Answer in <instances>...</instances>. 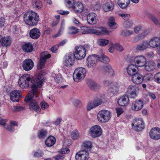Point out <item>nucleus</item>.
I'll use <instances>...</instances> for the list:
<instances>
[{
	"label": "nucleus",
	"mask_w": 160,
	"mask_h": 160,
	"mask_svg": "<svg viewBox=\"0 0 160 160\" xmlns=\"http://www.w3.org/2000/svg\"><path fill=\"white\" fill-rule=\"evenodd\" d=\"M119 85L116 82L112 83L109 87L108 92L111 96H113L116 94L118 91Z\"/></svg>",
	"instance_id": "16"
},
{
	"label": "nucleus",
	"mask_w": 160,
	"mask_h": 160,
	"mask_svg": "<svg viewBox=\"0 0 160 160\" xmlns=\"http://www.w3.org/2000/svg\"><path fill=\"white\" fill-rule=\"evenodd\" d=\"M113 4L111 2H108L106 3L103 5V9L106 12L111 11L114 8Z\"/></svg>",
	"instance_id": "35"
},
{
	"label": "nucleus",
	"mask_w": 160,
	"mask_h": 160,
	"mask_svg": "<svg viewBox=\"0 0 160 160\" xmlns=\"http://www.w3.org/2000/svg\"><path fill=\"white\" fill-rule=\"evenodd\" d=\"M64 26L65 21L64 20H63L61 22L60 28L58 31L62 32L64 29Z\"/></svg>",
	"instance_id": "62"
},
{
	"label": "nucleus",
	"mask_w": 160,
	"mask_h": 160,
	"mask_svg": "<svg viewBox=\"0 0 160 160\" xmlns=\"http://www.w3.org/2000/svg\"><path fill=\"white\" fill-rule=\"evenodd\" d=\"M72 9L76 14L80 13L83 11V5L80 2H76L75 3Z\"/></svg>",
	"instance_id": "24"
},
{
	"label": "nucleus",
	"mask_w": 160,
	"mask_h": 160,
	"mask_svg": "<svg viewBox=\"0 0 160 160\" xmlns=\"http://www.w3.org/2000/svg\"><path fill=\"white\" fill-rule=\"evenodd\" d=\"M98 30L94 29H90L89 30L90 33L95 34L96 35H101L103 34H107L109 33L108 31L107 30L106 28L103 27H99L98 28Z\"/></svg>",
	"instance_id": "17"
},
{
	"label": "nucleus",
	"mask_w": 160,
	"mask_h": 160,
	"mask_svg": "<svg viewBox=\"0 0 160 160\" xmlns=\"http://www.w3.org/2000/svg\"><path fill=\"white\" fill-rule=\"evenodd\" d=\"M79 29H77L76 28L72 27L70 29V33L71 34H75L79 32Z\"/></svg>",
	"instance_id": "48"
},
{
	"label": "nucleus",
	"mask_w": 160,
	"mask_h": 160,
	"mask_svg": "<svg viewBox=\"0 0 160 160\" xmlns=\"http://www.w3.org/2000/svg\"><path fill=\"white\" fill-rule=\"evenodd\" d=\"M81 147L82 148H84L85 150L86 149L90 150L92 148V142L89 141H85L83 142Z\"/></svg>",
	"instance_id": "37"
},
{
	"label": "nucleus",
	"mask_w": 160,
	"mask_h": 160,
	"mask_svg": "<svg viewBox=\"0 0 160 160\" xmlns=\"http://www.w3.org/2000/svg\"><path fill=\"white\" fill-rule=\"evenodd\" d=\"M148 42L147 41H144L142 43L137 46V49L141 51L143 50L148 47Z\"/></svg>",
	"instance_id": "36"
},
{
	"label": "nucleus",
	"mask_w": 160,
	"mask_h": 160,
	"mask_svg": "<svg viewBox=\"0 0 160 160\" xmlns=\"http://www.w3.org/2000/svg\"><path fill=\"white\" fill-rule=\"evenodd\" d=\"M52 77L54 78L55 81L57 83H59L62 82V78L60 74L53 75Z\"/></svg>",
	"instance_id": "41"
},
{
	"label": "nucleus",
	"mask_w": 160,
	"mask_h": 160,
	"mask_svg": "<svg viewBox=\"0 0 160 160\" xmlns=\"http://www.w3.org/2000/svg\"><path fill=\"white\" fill-rule=\"evenodd\" d=\"M21 92L18 90L12 91L10 93V98L13 102H17L19 101V98L21 97Z\"/></svg>",
	"instance_id": "18"
},
{
	"label": "nucleus",
	"mask_w": 160,
	"mask_h": 160,
	"mask_svg": "<svg viewBox=\"0 0 160 160\" xmlns=\"http://www.w3.org/2000/svg\"><path fill=\"white\" fill-rule=\"evenodd\" d=\"M154 79L156 82L160 83V72L157 73L155 75Z\"/></svg>",
	"instance_id": "49"
},
{
	"label": "nucleus",
	"mask_w": 160,
	"mask_h": 160,
	"mask_svg": "<svg viewBox=\"0 0 160 160\" xmlns=\"http://www.w3.org/2000/svg\"><path fill=\"white\" fill-rule=\"evenodd\" d=\"M131 126L132 128L137 131H141L145 128V123L142 118L134 119Z\"/></svg>",
	"instance_id": "6"
},
{
	"label": "nucleus",
	"mask_w": 160,
	"mask_h": 160,
	"mask_svg": "<svg viewBox=\"0 0 160 160\" xmlns=\"http://www.w3.org/2000/svg\"><path fill=\"white\" fill-rule=\"evenodd\" d=\"M97 56L98 55L96 54H93L90 55L88 57L86 62L88 68H92L96 66L98 60Z\"/></svg>",
	"instance_id": "8"
},
{
	"label": "nucleus",
	"mask_w": 160,
	"mask_h": 160,
	"mask_svg": "<svg viewBox=\"0 0 160 160\" xmlns=\"http://www.w3.org/2000/svg\"><path fill=\"white\" fill-rule=\"evenodd\" d=\"M39 31L38 29L35 28L32 29L30 32V37L32 39H36L38 38L40 36Z\"/></svg>",
	"instance_id": "31"
},
{
	"label": "nucleus",
	"mask_w": 160,
	"mask_h": 160,
	"mask_svg": "<svg viewBox=\"0 0 160 160\" xmlns=\"http://www.w3.org/2000/svg\"><path fill=\"white\" fill-rule=\"evenodd\" d=\"M62 120V119L61 118H58L54 121L53 124L55 125L58 126Z\"/></svg>",
	"instance_id": "59"
},
{
	"label": "nucleus",
	"mask_w": 160,
	"mask_h": 160,
	"mask_svg": "<svg viewBox=\"0 0 160 160\" xmlns=\"http://www.w3.org/2000/svg\"><path fill=\"white\" fill-rule=\"evenodd\" d=\"M133 32L132 31L126 30L125 31L123 32L122 34V35L127 36L132 34Z\"/></svg>",
	"instance_id": "52"
},
{
	"label": "nucleus",
	"mask_w": 160,
	"mask_h": 160,
	"mask_svg": "<svg viewBox=\"0 0 160 160\" xmlns=\"http://www.w3.org/2000/svg\"><path fill=\"white\" fill-rule=\"evenodd\" d=\"M151 18L154 23L157 26H160V21L154 16H152Z\"/></svg>",
	"instance_id": "50"
},
{
	"label": "nucleus",
	"mask_w": 160,
	"mask_h": 160,
	"mask_svg": "<svg viewBox=\"0 0 160 160\" xmlns=\"http://www.w3.org/2000/svg\"><path fill=\"white\" fill-rule=\"evenodd\" d=\"M116 111L117 113V116L118 117L123 112V110L121 108H116Z\"/></svg>",
	"instance_id": "57"
},
{
	"label": "nucleus",
	"mask_w": 160,
	"mask_h": 160,
	"mask_svg": "<svg viewBox=\"0 0 160 160\" xmlns=\"http://www.w3.org/2000/svg\"><path fill=\"white\" fill-rule=\"evenodd\" d=\"M86 74V70L82 68H77L74 71L73 78L75 82H78L84 79Z\"/></svg>",
	"instance_id": "4"
},
{
	"label": "nucleus",
	"mask_w": 160,
	"mask_h": 160,
	"mask_svg": "<svg viewBox=\"0 0 160 160\" xmlns=\"http://www.w3.org/2000/svg\"><path fill=\"white\" fill-rule=\"evenodd\" d=\"M1 44L0 46H2L3 47H7L10 46L11 43V40L10 38L8 37L3 38L2 39Z\"/></svg>",
	"instance_id": "32"
},
{
	"label": "nucleus",
	"mask_w": 160,
	"mask_h": 160,
	"mask_svg": "<svg viewBox=\"0 0 160 160\" xmlns=\"http://www.w3.org/2000/svg\"><path fill=\"white\" fill-rule=\"evenodd\" d=\"M102 133V129L98 125H95L92 126L89 130V133L93 138L99 137Z\"/></svg>",
	"instance_id": "9"
},
{
	"label": "nucleus",
	"mask_w": 160,
	"mask_h": 160,
	"mask_svg": "<svg viewBox=\"0 0 160 160\" xmlns=\"http://www.w3.org/2000/svg\"><path fill=\"white\" fill-rule=\"evenodd\" d=\"M109 41L104 39H99L98 40V43L100 46H104L109 43Z\"/></svg>",
	"instance_id": "42"
},
{
	"label": "nucleus",
	"mask_w": 160,
	"mask_h": 160,
	"mask_svg": "<svg viewBox=\"0 0 160 160\" xmlns=\"http://www.w3.org/2000/svg\"><path fill=\"white\" fill-rule=\"evenodd\" d=\"M119 16L123 18H125L126 20H128L129 17L130 16V15L127 14L120 13L118 14Z\"/></svg>",
	"instance_id": "55"
},
{
	"label": "nucleus",
	"mask_w": 160,
	"mask_h": 160,
	"mask_svg": "<svg viewBox=\"0 0 160 160\" xmlns=\"http://www.w3.org/2000/svg\"><path fill=\"white\" fill-rule=\"evenodd\" d=\"M150 137L154 140H158L160 139V128L155 127L152 128L149 132Z\"/></svg>",
	"instance_id": "15"
},
{
	"label": "nucleus",
	"mask_w": 160,
	"mask_h": 160,
	"mask_svg": "<svg viewBox=\"0 0 160 160\" xmlns=\"http://www.w3.org/2000/svg\"><path fill=\"white\" fill-rule=\"evenodd\" d=\"M138 90V87L130 85L127 88V93L129 95L130 98H134L137 95V92Z\"/></svg>",
	"instance_id": "14"
},
{
	"label": "nucleus",
	"mask_w": 160,
	"mask_h": 160,
	"mask_svg": "<svg viewBox=\"0 0 160 160\" xmlns=\"http://www.w3.org/2000/svg\"><path fill=\"white\" fill-rule=\"evenodd\" d=\"M137 67L135 65L131 64L127 68V72L129 76H132L138 73Z\"/></svg>",
	"instance_id": "23"
},
{
	"label": "nucleus",
	"mask_w": 160,
	"mask_h": 160,
	"mask_svg": "<svg viewBox=\"0 0 160 160\" xmlns=\"http://www.w3.org/2000/svg\"><path fill=\"white\" fill-rule=\"evenodd\" d=\"M153 48L158 47L160 45V38L156 37L151 39L148 42V45Z\"/></svg>",
	"instance_id": "26"
},
{
	"label": "nucleus",
	"mask_w": 160,
	"mask_h": 160,
	"mask_svg": "<svg viewBox=\"0 0 160 160\" xmlns=\"http://www.w3.org/2000/svg\"><path fill=\"white\" fill-rule=\"evenodd\" d=\"M74 0H65V3L66 7L69 8H72L74 5Z\"/></svg>",
	"instance_id": "43"
},
{
	"label": "nucleus",
	"mask_w": 160,
	"mask_h": 160,
	"mask_svg": "<svg viewBox=\"0 0 160 160\" xmlns=\"http://www.w3.org/2000/svg\"><path fill=\"white\" fill-rule=\"evenodd\" d=\"M23 20L27 25L33 26H36L38 23L39 16L35 12L30 11L23 14Z\"/></svg>",
	"instance_id": "2"
},
{
	"label": "nucleus",
	"mask_w": 160,
	"mask_h": 160,
	"mask_svg": "<svg viewBox=\"0 0 160 160\" xmlns=\"http://www.w3.org/2000/svg\"><path fill=\"white\" fill-rule=\"evenodd\" d=\"M49 107V105L47 102L44 101L41 102V108L42 110H44L47 109Z\"/></svg>",
	"instance_id": "47"
},
{
	"label": "nucleus",
	"mask_w": 160,
	"mask_h": 160,
	"mask_svg": "<svg viewBox=\"0 0 160 160\" xmlns=\"http://www.w3.org/2000/svg\"><path fill=\"white\" fill-rule=\"evenodd\" d=\"M74 104L77 107H80L81 105V102L79 100H75L74 102Z\"/></svg>",
	"instance_id": "61"
},
{
	"label": "nucleus",
	"mask_w": 160,
	"mask_h": 160,
	"mask_svg": "<svg viewBox=\"0 0 160 160\" xmlns=\"http://www.w3.org/2000/svg\"><path fill=\"white\" fill-rule=\"evenodd\" d=\"M104 69L106 75L110 76H114L115 72L113 69L110 65H108L104 67Z\"/></svg>",
	"instance_id": "34"
},
{
	"label": "nucleus",
	"mask_w": 160,
	"mask_h": 160,
	"mask_svg": "<svg viewBox=\"0 0 160 160\" xmlns=\"http://www.w3.org/2000/svg\"><path fill=\"white\" fill-rule=\"evenodd\" d=\"M111 117V114L110 112L106 110H103L100 111L97 115L98 121L102 123L108 122Z\"/></svg>",
	"instance_id": "5"
},
{
	"label": "nucleus",
	"mask_w": 160,
	"mask_h": 160,
	"mask_svg": "<svg viewBox=\"0 0 160 160\" xmlns=\"http://www.w3.org/2000/svg\"><path fill=\"white\" fill-rule=\"evenodd\" d=\"M24 109V108L22 107L15 106L14 107V110L16 111H22Z\"/></svg>",
	"instance_id": "64"
},
{
	"label": "nucleus",
	"mask_w": 160,
	"mask_h": 160,
	"mask_svg": "<svg viewBox=\"0 0 160 160\" xmlns=\"http://www.w3.org/2000/svg\"><path fill=\"white\" fill-rule=\"evenodd\" d=\"M131 58L130 62H133L137 67H143L146 61V58L142 56H137Z\"/></svg>",
	"instance_id": "7"
},
{
	"label": "nucleus",
	"mask_w": 160,
	"mask_h": 160,
	"mask_svg": "<svg viewBox=\"0 0 160 160\" xmlns=\"http://www.w3.org/2000/svg\"><path fill=\"white\" fill-rule=\"evenodd\" d=\"M81 48H82L84 49L85 52H86L89 49L90 46L88 44H85L83 46H79Z\"/></svg>",
	"instance_id": "56"
},
{
	"label": "nucleus",
	"mask_w": 160,
	"mask_h": 160,
	"mask_svg": "<svg viewBox=\"0 0 160 160\" xmlns=\"http://www.w3.org/2000/svg\"><path fill=\"white\" fill-rule=\"evenodd\" d=\"M72 52H70L65 56L63 63L65 66L70 67L74 64L75 58Z\"/></svg>",
	"instance_id": "11"
},
{
	"label": "nucleus",
	"mask_w": 160,
	"mask_h": 160,
	"mask_svg": "<svg viewBox=\"0 0 160 160\" xmlns=\"http://www.w3.org/2000/svg\"><path fill=\"white\" fill-rule=\"evenodd\" d=\"M132 80L134 83L139 84L143 81L142 75L138 72L132 76Z\"/></svg>",
	"instance_id": "25"
},
{
	"label": "nucleus",
	"mask_w": 160,
	"mask_h": 160,
	"mask_svg": "<svg viewBox=\"0 0 160 160\" xmlns=\"http://www.w3.org/2000/svg\"><path fill=\"white\" fill-rule=\"evenodd\" d=\"M129 102V99L128 96L123 95L118 100V103L121 106H125L128 105Z\"/></svg>",
	"instance_id": "22"
},
{
	"label": "nucleus",
	"mask_w": 160,
	"mask_h": 160,
	"mask_svg": "<svg viewBox=\"0 0 160 160\" xmlns=\"http://www.w3.org/2000/svg\"><path fill=\"white\" fill-rule=\"evenodd\" d=\"M46 72L45 70L41 71V88L42 83L46 81V77L45 76Z\"/></svg>",
	"instance_id": "40"
},
{
	"label": "nucleus",
	"mask_w": 160,
	"mask_h": 160,
	"mask_svg": "<svg viewBox=\"0 0 160 160\" xmlns=\"http://www.w3.org/2000/svg\"><path fill=\"white\" fill-rule=\"evenodd\" d=\"M112 83L110 81L104 80L103 81V84L105 86H108L109 87L111 85Z\"/></svg>",
	"instance_id": "63"
},
{
	"label": "nucleus",
	"mask_w": 160,
	"mask_h": 160,
	"mask_svg": "<svg viewBox=\"0 0 160 160\" xmlns=\"http://www.w3.org/2000/svg\"><path fill=\"white\" fill-rule=\"evenodd\" d=\"M153 76L151 73L145 74L144 76H142L143 81L145 82L151 81L152 80Z\"/></svg>",
	"instance_id": "39"
},
{
	"label": "nucleus",
	"mask_w": 160,
	"mask_h": 160,
	"mask_svg": "<svg viewBox=\"0 0 160 160\" xmlns=\"http://www.w3.org/2000/svg\"><path fill=\"white\" fill-rule=\"evenodd\" d=\"M84 49L81 48L79 46L75 47V51L73 53L75 58L78 60H82L86 56V53Z\"/></svg>",
	"instance_id": "10"
},
{
	"label": "nucleus",
	"mask_w": 160,
	"mask_h": 160,
	"mask_svg": "<svg viewBox=\"0 0 160 160\" xmlns=\"http://www.w3.org/2000/svg\"><path fill=\"white\" fill-rule=\"evenodd\" d=\"M50 57L51 55L48 53L47 52H44L41 53V69L44 68L47 59Z\"/></svg>",
	"instance_id": "19"
},
{
	"label": "nucleus",
	"mask_w": 160,
	"mask_h": 160,
	"mask_svg": "<svg viewBox=\"0 0 160 160\" xmlns=\"http://www.w3.org/2000/svg\"><path fill=\"white\" fill-rule=\"evenodd\" d=\"M5 128L8 131L12 132L14 131V129L11 125H7L5 127Z\"/></svg>",
	"instance_id": "58"
},
{
	"label": "nucleus",
	"mask_w": 160,
	"mask_h": 160,
	"mask_svg": "<svg viewBox=\"0 0 160 160\" xmlns=\"http://www.w3.org/2000/svg\"><path fill=\"white\" fill-rule=\"evenodd\" d=\"M143 105V102L141 100H136L132 103V108L134 111H138L141 109Z\"/></svg>",
	"instance_id": "20"
},
{
	"label": "nucleus",
	"mask_w": 160,
	"mask_h": 160,
	"mask_svg": "<svg viewBox=\"0 0 160 160\" xmlns=\"http://www.w3.org/2000/svg\"><path fill=\"white\" fill-rule=\"evenodd\" d=\"M130 0H118L119 6L122 9L126 8L130 4Z\"/></svg>",
	"instance_id": "33"
},
{
	"label": "nucleus",
	"mask_w": 160,
	"mask_h": 160,
	"mask_svg": "<svg viewBox=\"0 0 160 160\" xmlns=\"http://www.w3.org/2000/svg\"><path fill=\"white\" fill-rule=\"evenodd\" d=\"M38 88H32L33 89L29 92L27 96L24 99L25 102H29L30 109L31 110H34L37 112L39 111V107L37 104V102L32 99V98L34 97L35 90Z\"/></svg>",
	"instance_id": "3"
},
{
	"label": "nucleus",
	"mask_w": 160,
	"mask_h": 160,
	"mask_svg": "<svg viewBox=\"0 0 160 160\" xmlns=\"http://www.w3.org/2000/svg\"><path fill=\"white\" fill-rule=\"evenodd\" d=\"M40 5V2L39 1H36L33 3V7L36 10H38L39 9Z\"/></svg>",
	"instance_id": "51"
},
{
	"label": "nucleus",
	"mask_w": 160,
	"mask_h": 160,
	"mask_svg": "<svg viewBox=\"0 0 160 160\" xmlns=\"http://www.w3.org/2000/svg\"><path fill=\"white\" fill-rule=\"evenodd\" d=\"M156 67V64L153 61H149L145 62V64L143 67L145 70L148 72L153 71Z\"/></svg>",
	"instance_id": "27"
},
{
	"label": "nucleus",
	"mask_w": 160,
	"mask_h": 160,
	"mask_svg": "<svg viewBox=\"0 0 160 160\" xmlns=\"http://www.w3.org/2000/svg\"><path fill=\"white\" fill-rule=\"evenodd\" d=\"M20 87L23 89L31 86L32 88H40V73L36 74L31 79L30 75L25 74L22 76L18 81Z\"/></svg>",
	"instance_id": "1"
},
{
	"label": "nucleus",
	"mask_w": 160,
	"mask_h": 160,
	"mask_svg": "<svg viewBox=\"0 0 160 160\" xmlns=\"http://www.w3.org/2000/svg\"><path fill=\"white\" fill-rule=\"evenodd\" d=\"M89 157V153L87 151H79L75 157L76 160H88Z\"/></svg>",
	"instance_id": "13"
},
{
	"label": "nucleus",
	"mask_w": 160,
	"mask_h": 160,
	"mask_svg": "<svg viewBox=\"0 0 160 160\" xmlns=\"http://www.w3.org/2000/svg\"><path fill=\"white\" fill-rule=\"evenodd\" d=\"M113 47L114 49L120 52H122L123 50V47L119 43H117L113 45Z\"/></svg>",
	"instance_id": "45"
},
{
	"label": "nucleus",
	"mask_w": 160,
	"mask_h": 160,
	"mask_svg": "<svg viewBox=\"0 0 160 160\" xmlns=\"http://www.w3.org/2000/svg\"><path fill=\"white\" fill-rule=\"evenodd\" d=\"M93 102L94 104L95 105V106L96 107L101 104L102 103V101L101 99H97L94 100L93 101Z\"/></svg>",
	"instance_id": "54"
},
{
	"label": "nucleus",
	"mask_w": 160,
	"mask_h": 160,
	"mask_svg": "<svg viewBox=\"0 0 160 160\" xmlns=\"http://www.w3.org/2000/svg\"><path fill=\"white\" fill-rule=\"evenodd\" d=\"M47 134V132L46 130L42 129L41 130V138H44L46 137Z\"/></svg>",
	"instance_id": "53"
},
{
	"label": "nucleus",
	"mask_w": 160,
	"mask_h": 160,
	"mask_svg": "<svg viewBox=\"0 0 160 160\" xmlns=\"http://www.w3.org/2000/svg\"><path fill=\"white\" fill-rule=\"evenodd\" d=\"M95 107L93 101H91L88 103L87 106V109L89 111Z\"/></svg>",
	"instance_id": "46"
},
{
	"label": "nucleus",
	"mask_w": 160,
	"mask_h": 160,
	"mask_svg": "<svg viewBox=\"0 0 160 160\" xmlns=\"http://www.w3.org/2000/svg\"><path fill=\"white\" fill-rule=\"evenodd\" d=\"M108 25L112 29H115L117 28L116 23L115 22H108Z\"/></svg>",
	"instance_id": "60"
},
{
	"label": "nucleus",
	"mask_w": 160,
	"mask_h": 160,
	"mask_svg": "<svg viewBox=\"0 0 160 160\" xmlns=\"http://www.w3.org/2000/svg\"><path fill=\"white\" fill-rule=\"evenodd\" d=\"M22 48L24 52L28 53L32 51L33 46L31 42H25L22 45Z\"/></svg>",
	"instance_id": "29"
},
{
	"label": "nucleus",
	"mask_w": 160,
	"mask_h": 160,
	"mask_svg": "<svg viewBox=\"0 0 160 160\" xmlns=\"http://www.w3.org/2000/svg\"><path fill=\"white\" fill-rule=\"evenodd\" d=\"M71 137L73 140H76L78 138L79 133L77 130L72 131L71 134Z\"/></svg>",
	"instance_id": "44"
},
{
	"label": "nucleus",
	"mask_w": 160,
	"mask_h": 160,
	"mask_svg": "<svg viewBox=\"0 0 160 160\" xmlns=\"http://www.w3.org/2000/svg\"><path fill=\"white\" fill-rule=\"evenodd\" d=\"M87 19L88 24L91 25L95 24L97 20V16L94 13H90L87 15Z\"/></svg>",
	"instance_id": "21"
},
{
	"label": "nucleus",
	"mask_w": 160,
	"mask_h": 160,
	"mask_svg": "<svg viewBox=\"0 0 160 160\" xmlns=\"http://www.w3.org/2000/svg\"><path fill=\"white\" fill-rule=\"evenodd\" d=\"M56 142L55 138L52 136H49L45 141V143L48 147H51L53 146Z\"/></svg>",
	"instance_id": "30"
},
{
	"label": "nucleus",
	"mask_w": 160,
	"mask_h": 160,
	"mask_svg": "<svg viewBox=\"0 0 160 160\" xmlns=\"http://www.w3.org/2000/svg\"><path fill=\"white\" fill-rule=\"evenodd\" d=\"M87 83L89 87L92 90H97L100 88L99 85L92 80H89Z\"/></svg>",
	"instance_id": "28"
},
{
	"label": "nucleus",
	"mask_w": 160,
	"mask_h": 160,
	"mask_svg": "<svg viewBox=\"0 0 160 160\" xmlns=\"http://www.w3.org/2000/svg\"><path fill=\"white\" fill-rule=\"evenodd\" d=\"M22 65L23 69L28 71L32 69L34 66V62L32 59H27L23 61Z\"/></svg>",
	"instance_id": "12"
},
{
	"label": "nucleus",
	"mask_w": 160,
	"mask_h": 160,
	"mask_svg": "<svg viewBox=\"0 0 160 160\" xmlns=\"http://www.w3.org/2000/svg\"><path fill=\"white\" fill-rule=\"evenodd\" d=\"M97 56L98 58V60L104 63H108L109 61L108 58L103 54L99 56L98 55Z\"/></svg>",
	"instance_id": "38"
}]
</instances>
